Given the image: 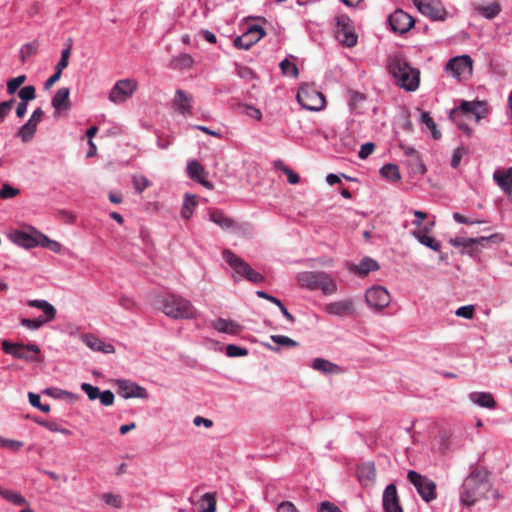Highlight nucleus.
<instances>
[{"label":"nucleus","mask_w":512,"mask_h":512,"mask_svg":"<svg viewBox=\"0 0 512 512\" xmlns=\"http://www.w3.org/2000/svg\"><path fill=\"white\" fill-rule=\"evenodd\" d=\"M335 35L337 40L347 47H353L357 44L358 37L354 31L352 21L345 14L336 17Z\"/></svg>","instance_id":"obj_10"},{"label":"nucleus","mask_w":512,"mask_h":512,"mask_svg":"<svg viewBox=\"0 0 512 512\" xmlns=\"http://www.w3.org/2000/svg\"><path fill=\"white\" fill-rule=\"evenodd\" d=\"M202 512H215L216 500L212 493H205L201 499Z\"/></svg>","instance_id":"obj_48"},{"label":"nucleus","mask_w":512,"mask_h":512,"mask_svg":"<svg viewBox=\"0 0 512 512\" xmlns=\"http://www.w3.org/2000/svg\"><path fill=\"white\" fill-rule=\"evenodd\" d=\"M26 76L19 75L7 81V92L8 94H14L18 88L25 82Z\"/></svg>","instance_id":"obj_53"},{"label":"nucleus","mask_w":512,"mask_h":512,"mask_svg":"<svg viewBox=\"0 0 512 512\" xmlns=\"http://www.w3.org/2000/svg\"><path fill=\"white\" fill-rule=\"evenodd\" d=\"M173 108L183 116L190 115L193 108V96L182 89H177L173 99Z\"/></svg>","instance_id":"obj_22"},{"label":"nucleus","mask_w":512,"mask_h":512,"mask_svg":"<svg viewBox=\"0 0 512 512\" xmlns=\"http://www.w3.org/2000/svg\"><path fill=\"white\" fill-rule=\"evenodd\" d=\"M81 340L92 351L102 352L104 354H112L115 352V348L112 344L103 342L93 334H83L81 335Z\"/></svg>","instance_id":"obj_25"},{"label":"nucleus","mask_w":512,"mask_h":512,"mask_svg":"<svg viewBox=\"0 0 512 512\" xmlns=\"http://www.w3.org/2000/svg\"><path fill=\"white\" fill-rule=\"evenodd\" d=\"M453 219L455 222L465 225L483 224L487 222L484 219L466 217L458 212L453 213Z\"/></svg>","instance_id":"obj_50"},{"label":"nucleus","mask_w":512,"mask_h":512,"mask_svg":"<svg viewBox=\"0 0 512 512\" xmlns=\"http://www.w3.org/2000/svg\"><path fill=\"white\" fill-rule=\"evenodd\" d=\"M102 499L107 505L115 508H120L122 505L121 498L113 493H104Z\"/></svg>","instance_id":"obj_59"},{"label":"nucleus","mask_w":512,"mask_h":512,"mask_svg":"<svg viewBox=\"0 0 512 512\" xmlns=\"http://www.w3.org/2000/svg\"><path fill=\"white\" fill-rule=\"evenodd\" d=\"M70 53H71V46L69 45L66 49H64L62 51L61 58L56 65V70H58L62 73V71L68 66Z\"/></svg>","instance_id":"obj_57"},{"label":"nucleus","mask_w":512,"mask_h":512,"mask_svg":"<svg viewBox=\"0 0 512 512\" xmlns=\"http://www.w3.org/2000/svg\"><path fill=\"white\" fill-rule=\"evenodd\" d=\"M434 224L435 222H431L429 227H425L422 230H414L411 234L420 244L433 251H439L441 248V243L432 236L428 235V232L431 230Z\"/></svg>","instance_id":"obj_28"},{"label":"nucleus","mask_w":512,"mask_h":512,"mask_svg":"<svg viewBox=\"0 0 512 512\" xmlns=\"http://www.w3.org/2000/svg\"><path fill=\"white\" fill-rule=\"evenodd\" d=\"M474 311H475V308L473 305H465V306L459 307L455 311V314H456V316L464 318V319H472L474 316Z\"/></svg>","instance_id":"obj_60"},{"label":"nucleus","mask_w":512,"mask_h":512,"mask_svg":"<svg viewBox=\"0 0 512 512\" xmlns=\"http://www.w3.org/2000/svg\"><path fill=\"white\" fill-rule=\"evenodd\" d=\"M44 393L52 398L67 399L71 402L75 401L78 398L76 394L56 387L46 388L44 390Z\"/></svg>","instance_id":"obj_41"},{"label":"nucleus","mask_w":512,"mask_h":512,"mask_svg":"<svg viewBox=\"0 0 512 512\" xmlns=\"http://www.w3.org/2000/svg\"><path fill=\"white\" fill-rule=\"evenodd\" d=\"M69 95V88L63 87L57 90L51 101L52 107L55 109V116L59 115L62 111L70 109Z\"/></svg>","instance_id":"obj_30"},{"label":"nucleus","mask_w":512,"mask_h":512,"mask_svg":"<svg viewBox=\"0 0 512 512\" xmlns=\"http://www.w3.org/2000/svg\"><path fill=\"white\" fill-rule=\"evenodd\" d=\"M310 366L314 370L325 375H334L342 372V368L339 365L320 357L315 358Z\"/></svg>","instance_id":"obj_32"},{"label":"nucleus","mask_w":512,"mask_h":512,"mask_svg":"<svg viewBox=\"0 0 512 512\" xmlns=\"http://www.w3.org/2000/svg\"><path fill=\"white\" fill-rule=\"evenodd\" d=\"M324 312L330 316L346 318L354 315L355 303L352 298L329 302L324 306Z\"/></svg>","instance_id":"obj_14"},{"label":"nucleus","mask_w":512,"mask_h":512,"mask_svg":"<svg viewBox=\"0 0 512 512\" xmlns=\"http://www.w3.org/2000/svg\"><path fill=\"white\" fill-rule=\"evenodd\" d=\"M208 219L224 230H231L236 227L235 221L219 209L210 211Z\"/></svg>","instance_id":"obj_33"},{"label":"nucleus","mask_w":512,"mask_h":512,"mask_svg":"<svg viewBox=\"0 0 512 512\" xmlns=\"http://www.w3.org/2000/svg\"><path fill=\"white\" fill-rule=\"evenodd\" d=\"M81 389L87 394L89 400L98 399L100 389L97 386H93L90 383H82Z\"/></svg>","instance_id":"obj_56"},{"label":"nucleus","mask_w":512,"mask_h":512,"mask_svg":"<svg viewBox=\"0 0 512 512\" xmlns=\"http://www.w3.org/2000/svg\"><path fill=\"white\" fill-rule=\"evenodd\" d=\"M19 194V189L12 187L8 183H4L0 189L1 199H11Z\"/></svg>","instance_id":"obj_55"},{"label":"nucleus","mask_w":512,"mask_h":512,"mask_svg":"<svg viewBox=\"0 0 512 512\" xmlns=\"http://www.w3.org/2000/svg\"><path fill=\"white\" fill-rule=\"evenodd\" d=\"M43 115L44 112L41 108L35 109L28 121L19 129L18 135L23 142L27 143L34 137Z\"/></svg>","instance_id":"obj_18"},{"label":"nucleus","mask_w":512,"mask_h":512,"mask_svg":"<svg viewBox=\"0 0 512 512\" xmlns=\"http://www.w3.org/2000/svg\"><path fill=\"white\" fill-rule=\"evenodd\" d=\"M197 206V198L195 195H190L188 193L185 194L182 209H181V216L184 219H190L193 215L194 209Z\"/></svg>","instance_id":"obj_39"},{"label":"nucleus","mask_w":512,"mask_h":512,"mask_svg":"<svg viewBox=\"0 0 512 512\" xmlns=\"http://www.w3.org/2000/svg\"><path fill=\"white\" fill-rule=\"evenodd\" d=\"M38 233V231H35L33 234H29L24 231L16 230L9 234V238L14 244L29 249L38 246Z\"/></svg>","instance_id":"obj_24"},{"label":"nucleus","mask_w":512,"mask_h":512,"mask_svg":"<svg viewBox=\"0 0 512 512\" xmlns=\"http://www.w3.org/2000/svg\"><path fill=\"white\" fill-rule=\"evenodd\" d=\"M186 171L192 180L198 182L209 190L213 189V184L206 179L208 175L207 171L197 160H190L187 164Z\"/></svg>","instance_id":"obj_21"},{"label":"nucleus","mask_w":512,"mask_h":512,"mask_svg":"<svg viewBox=\"0 0 512 512\" xmlns=\"http://www.w3.org/2000/svg\"><path fill=\"white\" fill-rule=\"evenodd\" d=\"M493 179L500 187V189L508 196L512 201V167L506 170H496L493 173Z\"/></svg>","instance_id":"obj_27"},{"label":"nucleus","mask_w":512,"mask_h":512,"mask_svg":"<svg viewBox=\"0 0 512 512\" xmlns=\"http://www.w3.org/2000/svg\"><path fill=\"white\" fill-rule=\"evenodd\" d=\"M50 321L51 320H46V317H44V316H39L35 319L21 318L20 324L23 327L27 328L28 330L36 331Z\"/></svg>","instance_id":"obj_43"},{"label":"nucleus","mask_w":512,"mask_h":512,"mask_svg":"<svg viewBox=\"0 0 512 512\" xmlns=\"http://www.w3.org/2000/svg\"><path fill=\"white\" fill-rule=\"evenodd\" d=\"M383 509L385 512H403L400 506L397 489L394 484H389L382 497Z\"/></svg>","instance_id":"obj_23"},{"label":"nucleus","mask_w":512,"mask_h":512,"mask_svg":"<svg viewBox=\"0 0 512 512\" xmlns=\"http://www.w3.org/2000/svg\"><path fill=\"white\" fill-rule=\"evenodd\" d=\"M27 305L32 308L39 309L43 312L46 320H54L56 318L57 311L55 307L46 300L43 299H33L28 300Z\"/></svg>","instance_id":"obj_35"},{"label":"nucleus","mask_w":512,"mask_h":512,"mask_svg":"<svg viewBox=\"0 0 512 512\" xmlns=\"http://www.w3.org/2000/svg\"><path fill=\"white\" fill-rule=\"evenodd\" d=\"M347 269L358 276L364 277L370 272L378 270L379 265L374 259L364 257L359 264L348 262Z\"/></svg>","instance_id":"obj_26"},{"label":"nucleus","mask_w":512,"mask_h":512,"mask_svg":"<svg viewBox=\"0 0 512 512\" xmlns=\"http://www.w3.org/2000/svg\"><path fill=\"white\" fill-rule=\"evenodd\" d=\"M488 105L485 101L474 100V101H461L460 105L454 108L450 117L455 119L459 115H464L466 117L474 116L476 122H479L482 118H484L488 114Z\"/></svg>","instance_id":"obj_7"},{"label":"nucleus","mask_w":512,"mask_h":512,"mask_svg":"<svg viewBox=\"0 0 512 512\" xmlns=\"http://www.w3.org/2000/svg\"><path fill=\"white\" fill-rule=\"evenodd\" d=\"M266 32L260 25H252L241 36L234 39V46L242 49L249 50L256 42L265 36Z\"/></svg>","instance_id":"obj_15"},{"label":"nucleus","mask_w":512,"mask_h":512,"mask_svg":"<svg viewBox=\"0 0 512 512\" xmlns=\"http://www.w3.org/2000/svg\"><path fill=\"white\" fill-rule=\"evenodd\" d=\"M0 496L16 506L28 505L27 500L20 493L12 490L3 489L0 487Z\"/></svg>","instance_id":"obj_40"},{"label":"nucleus","mask_w":512,"mask_h":512,"mask_svg":"<svg viewBox=\"0 0 512 512\" xmlns=\"http://www.w3.org/2000/svg\"><path fill=\"white\" fill-rule=\"evenodd\" d=\"M357 476L363 485L372 484L375 481L376 469L373 462H364L357 467Z\"/></svg>","instance_id":"obj_34"},{"label":"nucleus","mask_w":512,"mask_h":512,"mask_svg":"<svg viewBox=\"0 0 512 512\" xmlns=\"http://www.w3.org/2000/svg\"><path fill=\"white\" fill-rule=\"evenodd\" d=\"M137 87L138 83L135 79H120L110 90L108 99L115 104L123 103L132 97Z\"/></svg>","instance_id":"obj_11"},{"label":"nucleus","mask_w":512,"mask_h":512,"mask_svg":"<svg viewBox=\"0 0 512 512\" xmlns=\"http://www.w3.org/2000/svg\"><path fill=\"white\" fill-rule=\"evenodd\" d=\"M297 282L302 288L321 290L324 295H333L338 286L331 274L324 271H304L297 275Z\"/></svg>","instance_id":"obj_3"},{"label":"nucleus","mask_w":512,"mask_h":512,"mask_svg":"<svg viewBox=\"0 0 512 512\" xmlns=\"http://www.w3.org/2000/svg\"><path fill=\"white\" fill-rule=\"evenodd\" d=\"M270 339L276 346L265 343L264 346L273 352H279L280 347L292 348L298 346V342L285 335H271Z\"/></svg>","instance_id":"obj_36"},{"label":"nucleus","mask_w":512,"mask_h":512,"mask_svg":"<svg viewBox=\"0 0 512 512\" xmlns=\"http://www.w3.org/2000/svg\"><path fill=\"white\" fill-rule=\"evenodd\" d=\"M133 185L137 193L141 194L147 187L151 185V182L143 175L133 176Z\"/></svg>","instance_id":"obj_52"},{"label":"nucleus","mask_w":512,"mask_h":512,"mask_svg":"<svg viewBox=\"0 0 512 512\" xmlns=\"http://www.w3.org/2000/svg\"><path fill=\"white\" fill-rule=\"evenodd\" d=\"M502 241V237L500 234H493L488 237L481 236L477 238H464V237H455L449 240V243L454 247H464L471 248L474 245L484 246L486 242H500Z\"/></svg>","instance_id":"obj_20"},{"label":"nucleus","mask_w":512,"mask_h":512,"mask_svg":"<svg viewBox=\"0 0 512 512\" xmlns=\"http://www.w3.org/2000/svg\"><path fill=\"white\" fill-rule=\"evenodd\" d=\"M296 99L298 103L308 111H321L326 106V98L312 84L300 86Z\"/></svg>","instance_id":"obj_5"},{"label":"nucleus","mask_w":512,"mask_h":512,"mask_svg":"<svg viewBox=\"0 0 512 512\" xmlns=\"http://www.w3.org/2000/svg\"><path fill=\"white\" fill-rule=\"evenodd\" d=\"M475 11L486 19H494L501 12V6L497 1L489 4H479L475 6Z\"/></svg>","instance_id":"obj_37"},{"label":"nucleus","mask_w":512,"mask_h":512,"mask_svg":"<svg viewBox=\"0 0 512 512\" xmlns=\"http://www.w3.org/2000/svg\"><path fill=\"white\" fill-rule=\"evenodd\" d=\"M29 402L33 407L38 408L40 411L48 413L50 411V405L42 404L40 402V395L29 392L28 394Z\"/></svg>","instance_id":"obj_54"},{"label":"nucleus","mask_w":512,"mask_h":512,"mask_svg":"<svg viewBox=\"0 0 512 512\" xmlns=\"http://www.w3.org/2000/svg\"><path fill=\"white\" fill-rule=\"evenodd\" d=\"M18 96L22 102L28 103L29 101L35 99L36 89L33 85L24 86L18 92Z\"/></svg>","instance_id":"obj_49"},{"label":"nucleus","mask_w":512,"mask_h":512,"mask_svg":"<svg viewBox=\"0 0 512 512\" xmlns=\"http://www.w3.org/2000/svg\"><path fill=\"white\" fill-rule=\"evenodd\" d=\"M380 174L383 178L392 182H397L401 179L399 168L395 164H385L381 167Z\"/></svg>","instance_id":"obj_42"},{"label":"nucleus","mask_w":512,"mask_h":512,"mask_svg":"<svg viewBox=\"0 0 512 512\" xmlns=\"http://www.w3.org/2000/svg\"><path fill=\"white\" fill-rule=\"evenodd\" d=\"M211 326L219 333L228 335H238L242 331V326L238 322L225 318H218L212 321Z\"/></svg>","instance_id":"obj_29"},{"label":"nucleus","mask_w":512,"mask_h":512,"mask_svg":"<svg viewBox=\"0 0 512 512\" xmlns=\"http://www.w3.org/2000/svg\"><path fill=\"white\" fill-rule=\"evenodd\" d=\"M446 71L458 80L472 75L473 61L469 55L456 56L446 64Z\"/></svg>","instance_id":"obj_12"},{"label":"nucleus","mask_w":512,"mask_h":512,"mask_svg":"<svg viewBox=\"0 0 512 512\" xmlns=\"http://www.w3.org/2000/svg\"><path fill=\"white\" fill-rule=\"evenodd\" d=\"M319 512H342V511L333 503L324 501L319 506Z\"/></svg>","instance_id":"obj_64"},{"label":"nucleus","mask_w":512,"mask_h":512,"mask_svg":"<svg viewBox=\"0 0 512 512\" xmlns=\"http://www.w3.org/2000/svg\"><path fill=\"white\" fill-rule=\"evenodd\" d=\"M418 11L432 20H444L447 12L438 0H412Z\"/></svg>","instance_id":"obj_13"},{"label":"nucleus","mask_w":512,"mask_h":512,"mask_svg":"<svg viewBox=\"0 0 512 512\" xmlns=\"http://www.w3.org/2000/svg\"><path fill=\"white\" fill-rule=\"evenodd\" d=\"M495 493L487 471L479 467L471 466L470 473L464 479L460 490V501L462 505L470 507L481 499L494 497Z\"/></svg>","instance_id":"obj_1"},{"label":"nucleus","mask_w":512,"mask_h":512,"mask_svg":"<svg viewBox=\"0 0 512 512\" xmlns=\"http://www.w3.org/2000/svg\"><path fill=\"white\" fill-rule=\"evenodd\" d=\"M193 62L194 60L190 54L182 53L172 58L170 66L173 69L184 70L192 67Z\"/></svg>","instance_id":"obj_38"},{"label":"nucleus","mask_w":512,"mask_h":512,"mask_svg":"<svg viewBox=\"0 0 512 512\" xmlns=\"http://www.w3.org/2000/svg\"><path fill=\"white\" fill-rule=\"evenodd\" d=\"M38 239H39L38 246L47 248L54 253L61 252L62 245L58 241L51 240L43 233H38Z\"/></svg>","instance_id":"obj_44"},{"label":"nucleus","mask_w":512,"mask_h":512,"mask_svg":"<svg viewBox=\"0 0 512 512\" xmlns=\"http://www.w3.org/2000/svg\"><path fill=\"white\" fill-rule=\"evenodd\" d=\"M278 512H299V511L292 502L283 501L278 505Z\"/></svg>","instance_id":"obj_63"},{"label":"nucleus","mask_w":512,"mask_h":512,"mask_svg":"<svg viewBox=\"0 0 512 512\" xmlns=\"http://www.w3.org/2000/svg\"><path fill=\"white\" fill-rule=\"evenodd\" d=\"M35 422L37 424H39L40 426L45 427L46 429H48L51 432H58V433H61V434L67 435V436L72 434L71 430L61 427L56 422H51V421H47V420H38V419H35Z\"/></svg>","instance_id":"obj_45"},{"label":"nucleus","mask_w":512,"mask_h":512,"mask_svg":"<svg viewBox=\"0 0 512 512\" xmlns=\"http://www.w3.org/2000/svg\"><path fill=\"white\" fill-rule=\"evenodd\" d=\"M365 302L372 311L379 313L390 305L391 296L385 287L376 285L366 290Z\"/></svg>","instance_id":"obj_8"},{"label":"nucleus","mask_w":512,"mask_h":512,"mask_svg":"<svg viewBox=\"0 0 512 512\" xmlns=\"http://www.w3.org/2000/svg\"><path fill=\"white\" fill-rule=\"evenodd\" d=\"M391 30L400 35L408 32L414 26L412 16L401 9L395 10L388 17Z\"/></svg>","instance_id":"obj_16"},{"label":"nucleus","mask_w":512,"mask_h":512,"mask_svg":"<svg viewBox=\"0 0 512 512\" xmlns=\"http://www.w3.org/2000/svg\"><path fill=\"white\" fill-rule=\"evenodd\" d=\"M421 122L426 125V127L431 131L432 137L434 139H439L441 137L440 131L436 127V123L433 118L430 116L428 112H423L421 114Z\"/></svg>","instance_id":"obj_46"},{"label":"nucleus","mask_w":512,"mask_h":512,"mask_svg":"<svg viewBox=\"0 0 512 512\" xmlns=\"http://www.w3.org/2000/svg\"><path fill=\"white\" fill-rule=\"evenodd\" d=\"M374 148H375V145L371 142L363 144L358 153L359 158L366 159L368 156H370L372 154V152L374 151Z\"/></svg>","instance_id":"obj_62"},{"label":"nucleus","mask_w":512,"mask_h":512,"mask_svg":"<svg viewBox=\"0 0 512 512\" xmlns=\"http://www.w3.org/2000/svg\"><path fill=\"white\" fill-rule=\"evenodd\" d=\"M243 113L252 118V119H255L256 121H260L262 119V112L260 109L254 107L253 105H249V104H245L243 105Z\"/></svg>","instance_id":"obj_58"},{"label":"nucleus","mask_w":512,"mask_h":512,"mask_svg":"<svg viewBox=\"0 0 512 512\" xmlns=\"http://www.w3.org/2000/svg\"><path fill=\"white\" fill-rule=\"evenodd\" d=\"M159 309L169 318L192 319L197 316V309L192 303L177 294H166L159 300Z\"/></svg>","instance_id":"obj_2"},{"label":"nucleus","mask_w":512,"mask_h":512,"mask_svg":"<svg viewBox=\"0 0 512 512\" xmlns=\"http://www.w3.org/2000/svg\"><path fill=\"white\" fill-rule=\"evenodd\" d=\"M389 72L396 83L407 91H414L419 86V71L411 67L403 58L394 57L390 60Z\"/></svg>","instance_id":"obj_4"},{"label":"nucleus","mask_w":512,"mask_h":512,"mask_svg":"<svg viewBox=\"0 0 512 512\" xmlns=\"http://www.w3.org/2000/svg\"><path fill=\"white\" fill-rule=\"evenodd\" d=\"M98 399L104 406H111L114 403V394L110 390L100 391Z\"/></svg>","instance_id":"obj_61"},{"label":"nucleus","mask_w":512,"mask_h":512,"mask_svg":"<svg viewBox=\"0 0 512 512\" xmlns=\"http://www.w3.org/2000/svg\"><path fill=\"white\" fill-rule=\"evenodd\" d=\"M280 68L282 73L289 77L295 78L299 74L297 65L294 62L288 60L287 58L281 61Z\"/></svg>","instance_id":"obj_47"},{"label":"nucleus","mask_w":512,"mask_h":512,"mask_svg":"<svg viewBox=\"0 0 512 512\" xmlns=\"http://www.w3.org/2000/svg\"><path fill=\"white\" fill-rule=\"evenodd\" d=\"M226 355L228 357H243L248 355V349L245 347H240L235 344H228L226 346Z\"/></svg>","instance_id":"obj_51"},{"label":"nucleus","mask_w":512,"mask_h":512,"mask_svg":"<svg viewBox=\"0 0 512 512\" xmlns=\"http://www.w3.org/2000/svg\"><path fill=\"white\" fill-rule=\"evenodd\" d=\"M468 399L474 405L482 407V408L494 409L497 405L493 395L490 392H484V391L471 392L468 395Z\"/></svg>","instance_id":"obj_31"},{"label":"nucleus","mask_w":512,"mask_h":512,"mask_svg":"<svg viewBox=\"0 0 512 512\" xmlns=\"http://www.w3.org/2000/svg\"><path fill=\"white\" fill-rule=\"evenodd\" d=\"M2 349L5 353L10 354L14 358L21 360H31L32 358L28 355L26 351L33 352L35 354L40 353V348L36 344H23V343H10L8 341H3Z\"/></svg>","instance_id":"obj_17"},{"label":"nucleus","mask_w":512,"mask_h":512,"mask_svg":"<svg viewBox=\"0 0 512 512\" xmlns=\"http://www.w3.org/2000/svg\"><path fill=\"white\" fill-rule=\"evenodd\" d=\"M117 385L119 388V394L125 399H128V398L146 399V398H148L147 390L135 382H132L130 380L121 379V380L117 381Z\"/></svg>","instance_id":"obj_19"},{"label":"nucleus","mask_w":512,"mask_h":512,"mask_svg":"<svg viewBox=\"0 0 512 512\" xmlns=\"http://www.w3.org/2000/svg\"><path fill=\"white\" fill-rule=\"evenodd\" d=\"M407 479L424 501L430 502L436 498V484L426 476L410 470L407 473Z\"/></svg>","instance_id":"obj_9"},{"label":"nucleus","mask_w":512,"mask_h":512,"mask_svg":"<svg viewBox=\"0 0 512 512\" xmlns=\"http://www.w3.org/2000/svg\"><path fill=\"white\" fill-rule=\"evenodd\" d=\"M222 255L223 259L239 276L244 277L255 284H259L264 281V276L261 273L254 270L246 261L238 257L232 251L224 250Z\"/></svg>","instance_id":"obj_6"}]
</instances>
